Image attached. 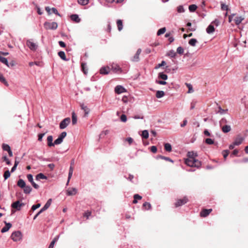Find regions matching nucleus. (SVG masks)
<instances>
[{
    "instance_id": "nucleus-61",
    "label": "nucleus",
    "mask_w": 248,
    "mask_h": 248,
    "mask_svg": "<svg viewBox=\"0 0 248 248\" xmlns=\"http://www.w3.org/2000/svg\"><path fill=\"white\" fill-rule=\"evenodd\" d=\"M229 154V150H224L223 151L222 154H223V157L225 159L226 158V157Z\"/></svg>"
},
{
    "instance_id": "nucleus-12",
    "label": "nucleus",
    "mask_w": 248,
    "mask_h": 248,
    "mask_svg": "<svg viewBox=\"0 0 248 248\" xmlns=\"http://www.w3.org/2000/svg\"><path fill=\"white\" fill-rule=\"evenodd\" d=\"M5 226L3 227L1 230V232L2 233L7 232L10 228L12 227V224L10 223L5 222Z\"/></svg>"
},
{
    "instance_id": "nucleus-5",
    "label": "nucleus",
    "mask_w": 248,
    "mask_h": 248,
    "mask_svg": "<svg viewBox=\"0 0 248 248\" xmlns=\"http://www.w3.org/2000/svg\"><path fill=\"white\" fill-rule=\"evenodd\" d=\"M80 106L81 109H82L84 111V116L85 117H88V116L90 112V109L89 108L88 106L83 103H80Z\"/></svg>"
},
{
    "instance_id": "nucleus-4",
    "label": "nucleus",
    "mask_w": 248,
    "mask_h": 248,
    "mask_svg": "<svg viewBox=\"0 0 248 248\" xmlns=\"http://www.w3.org/2000/svg\"><path fill=\"white\" fill-rule=\"evenodd\" d=\"M70 122V118L68 117L64 119L60 124V128L61 129L66 128Z\"/></svg>"
},
{
    "instance_id": "nucleus-34",
    "label": "nucleus",
    "mask_w": 248,
    "mask_h": 248,
    "mask_svg": "<svg viewBox=\"0 0 248 248\" xmlns=\"http://www.w3.org/2000/svg\"><path fill=\"white\" fill-rule=\"evenodd\" d=\"M0 81L3 83L5 86H8L9 84L1 74H0Z\"/></svg>"
},
{
    "instance_id": "nucleus-21",
    "label": "nucleus",
    "mask_w": 248,
    "mask_h": 248,
    "mask_svg": "<svg viewBox=\"0 0 248 248\" xmlns=\"http://www.w3.org/2000/svg\"><path fill=\"white\" fill-rule=\"evenodd\" d=\"M116 23H117L118 31H122L123 28V24L122 20L121 19H118V20H117Z\"/></svg>"
},
{
    "instance_id": "nucleus-33",
    "label": "nucleus",
    "mask_w": 248,
    "mask_h": 248,
    "mask_svg": "<svg viewBox=\"0 0 248 248\" xmlns=\"http://www.w3.org/2000/svg\"><path fill=\"white\" fill-rule=\"evenodd\" d=\"M73 172V168L72 166L70 167L68 173V181L67 182V185L68 184L70 179H71Z\"/></svg>"
},
{
    "instance_id": "nucleus-48",
    "label": "nucleus",
    "mask_w": 248,
    "mask_h": 248,
    "mask_svg": "<svg viewBox=\"0 0 248 248\" xmlns=\"http://www.w3.org/2000/svg\"><path fill=\"white\" fill-rule=\"evenodd\" d=\"M62 141L63 140H62L61 138H60L58 137V138L56 140H55L54 142V145L60 144L61 143H62Z\"/></svg>"
},
{
    "instance_id": "nucleus-45",
    "label": "nucleus",
    "mask_w": 248,
    "mask_h": 248,
    "mask_svg": "<svg viewBox=\"0 0 248 248\" xmlns=\"http://www.w3.org/2000/svg\"><path fill=\"white\" fill-rule=\"evenodd\" d=\"M78 3L81 5H87L89 2V0H78Z\"/></svg>"
},
{
    "instance_id": "nucleus-31",
    "label": "nucleus",
    "mask_w": 248,
    "mask_h": 248,
    "mask_svg": "<svg viewBox=\"0 0 248 248\" xmlns=\"http://www.w3.org/2000/svg\"><path fill=\"white\" fill-rule=\"evenodd\" d=\"M156 158L157 159L160 158V159H164V160H165L166 161H170L171 162H173V161L171 159H170V157H166V156H162L161 155H157V156L156 157Z\"/></svg>"
},
{
    "instance_id": "nucleus-39",
    "label": "nucleus",
    "mask_w": 248,
    "mask_h": 248,
    "mask_svg": "<svg viewBox=\"0 0 248 248\" xmlns=\"http://www.w3.org/2000/svg\"><path fill=\"white\" fill-rule=\"evenodd\" d=\"M166 29L165 27L162 28L158 30L157 32V35L160 36L165 32Z\"/></svg>"
},
{
    "instance_id": "nucleus-50",
    "label": "nucleus",
    "mask_w": 248,
    "mask_h": 248,
    "mask_svg": "<svg viewBox=\"0 0 248 248\" xmlns=\"http://www.w3.org/2000/svg\"><path fill=\"white\" fill-rule=\"evenodd\" d=\"M205 142L206 144H209V145L213 144L214 143V140L212 139H210V138L206 139L205 140Z\"/></svg>"
},
{
    "instance_id": "nucleus-18",
    "label": "nucleus",
    "mask_w": 248,
    "mask_h": 248,
    "mask_svg": "<svg viewBox=\"0 0 248 248\" xmlns=\"http://www.w3.org/2000/svg\"><path fill=\"white\" fill-rule=\"evenodd\" d=\"M215 31L214 26L211 24L206 28V31L208 34L212 33Z\"/></svg>"
},
{
    "instance_id": "nucleus-53",
    "label": "nucleus",
    "mask_w": 248,
    "mask_h": 248,
    "mask_svg": "<svg viewBox=\"0 0 248 248\" xmlns=\"http://www.w3.org/2000/svg\"><path fill=\"white\" fill-rule=\"evenodd\" d=\"M193 165L194 167L199 168L201 165V162L195 158V161L194 162V164Z\"/></svg>"
},
{
    "instance_id": "nucleus-24",
    "label": "nucleus",
    "mask_w": 248,
    "mask_h": 248,
    "mask_svg": "<svg viewBox=\"0 0 248 248\" xmlns=\"http://www.w3.org/2000/svg\"><path fill=\"white\" fill-rule=\"evenodd\" d=\"M158 78L166 80L168 79V76L163 72H160L158 73Z\"/></svg>"
},
{
    "instance_id": "nucleus-57",
    "label": "nucleus",
    "mask_w": 248,
    "mask_h": 248,
    "mask_svg": "<svg viewBox=\"0 0 248 248\" xmlns=\"http://www.w3.org/2000/svg\"><path fill=\"white\" fill-rule=\"evenodd\" d=\"M2 159L6 162L7 165H10L11 164L10 161L8 159L6 156H3Z\"/></svg>"
},
{
    "instance_id": "nucleus-54",
    "label": "nucleus",
    "mask_w": 248,
    "mask_h": 248,
    "mask_svg": "<svg viewBox=\"0 0 248 248\" xmlns=\"http://www.w3.org/2000/svg\"><path fill=\"white\" fill-rule=\"evenodd\" d=\"M140 60L139 55H137V54H135V55L132 58V61L133 62H138Z\"/></svg>"
},
{
    "instance_id": "nucleus-44",
    "label": "nucleus",
    "mask_w": 248,
    "mask_h": 248,
    "mask_svg": "<svg viewBox=\"0 0 248 248\" xmlns=\"http://www.w3.org/2000/svg\"><path fill=\"white\" fill-rule=\"evenodd\" d=\"M2 149L4 151H8L11 149L10 146L7 144L3 143L2 146Z\"/></svg>"
},
{
    "instance_id": "nucleus-27",
    "label": "nucleus",
    "mask_w": 248,
    "mask_h": 248,
    "mask_svg": "<svg viewBox=\"0 0 248 248\" xmlns=\"http://www.w3.org/2000/svg\"><path fill=\"white\" fill-rule=\"evenodd\" d=\"M112 70L115 73H118L121 72V68L117 64H114L112 66Z\"/></svg>"
},
{
    "instance_id": "nucleus-63",
    "label": "nucleus",
    "mask_w": 248,
    "mask_h": 248,
    "mask_svg": "<svg viewBox=\"0 0 248 248\" xmlns=\"http://www.w3.org/2000/svg\"><path fill=\"white\" fill-rule=\"evenodd\" d=\"M186 85L188 88V93H190L193 92V89H192V86L190 84H187L186 83Z\"/></svg>"
},
{
    "instance_id": "nucleus-37",
    "label": "nucleus",
    "mask_w": 248,
    "mask_h": 248,
    "mask_svg": "<svg viewBox=\"0 0 248 248\" xmlns=\"http://www.w3.org/2000/svg\"><path fill=\"white\" fill-rule=\"evenodd\" d=\"M0 62L2 63L6 64L7 66H9L8 62L7 59L0 55Z\"/></svg>"
},
{
    "instance_id": "nucleus-19",
    "label": "nucleus",
    "mask_w": 248,
    "mask_h": 248,
    "mask_svg": "<svg viewBox=\"0 0 248 248\" xmlns=\"http://www.w3.org/2000/svg\"><path fill=\"white\" fill-rule=\"evenodd\" d=\"M221 129L223 132L224 133H227L231 131V127L230 125H225L222 127Z\"/></svg>"
},
{
    "instance_id": "nucleus-2",
    "label": "nucleus",
    "mask_w": 248,
    "mask_h": 248,
    "mask_svg": "<svg viewBox=\"0 0 248 248\" xmlns=\"http://www.w3.org/2000/svg\"><path fill=\"white\" fill-rule=\"evenodd\" d=\"M22 233L20 231H16L12 233L11 237L15 242L19 241L22 239Z\"/></svg>"
},
{
    "instance_id": "nucleus-29",
    "label": "nucleus",
    "mask_w": 248,
    "mask_h": 248,
    "mask_svg": "<svg viewBox=\"0 0 248 248\" xmlns=\"http://www.w3.org/2000/svg\"><path fill=\"white\" fill-rule=\"evenodd\" d=\"M165 95V93L163 91H157L156 93V97L157 98H161Z\"/></svg>"
},
{
    "instance_id": "nucleus-42",
    "label": "nucleus",
    "mask_w": 248,
    "mask_h": 248,
    "mask_svg": "<svg viewBox=\"0 0 248 248\" xmlns=\"http://www.w3.org/2000/svg\"><path fill=\"white\" fill-rule=\"evenodd\" d=\"M165 149L167 152H170L171 151V145L169 143H165L164 145Z\"/></svg>"
},
{
    "instance_id": "nucleus-46",
    "label": "nucleus",
    "mask_w": 248,
    "mask_h": 248,
    "mask_svg": "<svg viewBox=\"0 0 248 248\" xmlns=\"http://www.w3.org/2000/svg\"><path fill=\"white\" fill-rule=\"evenodd\" d=\"M228 111V109H222L220 106L218 107V110L217 113L220 114H223L225 113Z\"/></svg>"
},
{
    "instance_id": "nucleus-28",
    "label": "nucleus",
    "mask_w": 248,
    "mask_h": 248,
    "mask_svg": "<svg viewBox=\"0 0 248 248\" xmlns=\"http://www.w3.org/2000/svg\"><path fill=\"white\" fill-rule=\"evenodd\" d=\"M31 190H32V188L29 186H26L23 188V191L25 194H30L31 193Z\"/></svg>"
},
{
    "instance_id": "nucleus-3",
    "label": "nucleus",
    "mask_w": 248,
    "mask_h": 248,
    "mask_svg": "<svg viewBox=\"0 0 248 248\" xmlns=\"http://www.w3.org/2000/svg\"><path fill=\"white\" fill-rule=\"evenodd\" d=\"M188 201V198L185 196L182 199H178L175 203V207H178L187 203Z\"/></svg>"
},
{
    "instance_id": "nucleus-14",
    "label": "nucleus",
    "mask_w": 248,
    "mask_h": 248,
    "mask_svg": "<svg viewBox=\"0 0 248 248\" xmlns=\"http://www.w3.org/2000/svg\"><path fill=\"white\" fill-rule=\"evenodd\" d=\"M77 193V189L76 188H69L67 190V195L68 196L74 195Z\"/></svg>"
},
{
    "instance_id": "nucleus-16",
    "label": "nucleus",
    "mask_w": 248,
    "mask_h": 248,
    "mask_svg": "<svg viewBox=\"0 0 248 248\" xmlns=\"http://www.w3.org/2000/svg\"><path fill=\"white\" fill-rule=\"evenodd\" d=\"M47 145L49 147L54 146V143L53 142V137L51 135L48 136L47 138Z\"/></svg>"
},
{
    "instance_id": "nucleus-22",
    "label": "nucleus",
    "mask_w": 248,
    "mask_h": 248,
    "mask_svg": "<svg viewBox=\"0 0 248 248\" xmlns=\"http://www.w3.org/2000/svg\"><path fill=\"white\" fill-rule=\"evenodd\" d=\"M72 122L73 125L76 124L77 123V116L75 112L72 113Z\"/></svg>"
},
{
    "instance_id": "nucleus-49",
    "label": "nucleus",
    "mask_w": 248,
    "mask_h": 248,
    "mask_svg": "<svg viewBox=\"0 0 248 248\" xmlns=\"http://www.w3.org/2000/svg\"><path fill=\"white\" fill-rule=\"evenodd\" d=\"M27 179L28 180V181L31 183V184L33 183V182H34L33 181V176L32 174H29L27 175Z\"/></svg>"
},
{
    "instance_id": "nucleus-52",
    "label": "nucleus",
    "mask_w": 248,
    "mask_h": 248,
    "mask_svg": "<svg viewBox=\"0 0 248 248\" xmlns=\"http://www.w3.org/2000/svg\"><path fill=\"white\" fill-rule=\"evenodd\" d=\"M177 10L179 13H184L185 12V9L182 5L179 6L177 7Z\"/></svg>"
},
{
    "instance_id": "nucleus-8",
    "label": "nucleus",
    "mask_w": 248,
    "mask_h": 248,
    "mask_svg": "<svg viewBox=\"0 0 248 248\" xmlns=\"http://www.w3.org/2000/svg\"><path fill=\"white\" fill-rule=\"evenodd\" d=\"M11 207L17 211H19L21 209V204H20V202L19 201H17L11 204Z\"/></svg>"
},
{
    "instance_id": "nucleus-17",
    "label": "nucleus",
    "mask_w": 248,
    "mask_h": 248,
    "mask_svg": "<svg viewBox=\"0 0 248 248\" xmlns=\"http://www.w3.org/2000/svg\"><path fill=\"white\" fill-rule=\"evenodd\" d=\"M109 68L108 67H103L100 69V73L103 75H106L109 73Z\"/></svg>"
},
{
    "instance_id": "nucleus-11",
    "label": "nucleus",
    "mask_w": 248,
    "mask_h": 248,
    "mask_svg": "<svg viewBox=\"0 0 248 248\" xmlns=\"http://www.w3.org/2000/svg\"><path fill=\"white\" fill-rule=\"evenodd\" d=\"M244 140V138L240 136H238L235 139L234 141V144L236 146L240 145L242 141Z\"/></svg>"
},
{
    "instance_id": "nucleus-15",
    "label": "nucleus",
    "mask_w": 248,
    "mask_h": 248,
    "mask_svg": "<svg viewBox=\"0 0 248 248\" xmlns=\"http://www.w3.org/2000/svg\"><path fill=\"white\" fill-rule=\"evenodd\" d=\"M51 202H52L51 199H49L47 201V202H46L45 205L44 206V207L41 209V212H43V211L46 210V209H47L49 208V207L50 206V205L51 204Z\"/></svg>"
},
{
    "instance_id": "nucleus-38",
    "label": "nucleus",
    "mask_w": 248,
    "mask_h": 248,
    "mask_svg": "<svg viewBox=\"0 0 248 248\" xmlns=\"http://www.w3.org/2000/svg\"><path fill=\"white\" fill-rule=\"evenodd\" d=\"M81 68L84 74L86 75L88 73V69L87 68V65L85 63H82Z\"/></svg>"
},
{
    "instance_id": "nucleus-64",
    "label": "nucleus",
    "mask_w": 248,
    "mask_h": 248,
    "mask_svg": "<svg viewBox=\"0 0 248 248\" xmlns=\"http://www.w3.org/2000/svg\"><path fill=\"white\" fill-rule=\"evenodd\" d=\"M166 64V62L164 61H162L160 63H159L157 66H155V68L157 69L162 66H164Z\"/></svg>"
},
{
    "instance_id": "nucleus-41",
    "label": "nucleus",
    "mask_w": 248,
    "mask_h": 248,
    "mask_svg": "<svg viewBox=\"0 0 248 248\" xmlns=\"http://www.w3.org/2000/svg\"><path fill=\"white\" fill-rule=\"evenodd\" d=\"M142 207L145 208L146 210H150L151 208V205L149 202H145L142 205Z\"/></svg>"
},
{
    "instance_id": "nucleus-30",
    "label": "nucleus",
    "mask_w": 248,
    "mask_h": 248,
    "mask_svg": "<svg viewBox=\"0 0 248 248\" xmlns=\"http://www.w3.org/2000/svg\"><path fill=\"white\" fill-rule=\"evenodd\" d=\"M244 17H243L242 16L236 17L234 19L235 24L237 25H239L241 23L242 20H244Z\"/></svg>"
},
{
    "instance_id": "nucleus-35",
    "label": "nucleus",
    "mask_w": 248,
    "mask_h": 248,
    "mask_svg": "<svg viewBox=\"0 0 248 248\" xmlns=\"http://www.w3.org/2000/svg\"><path fill=\"white\" fill-rule=\"evenodd\" d=\"M176 53L173 50H170L167 55L170 56L171 58H174L176 56Z\"/></svg>"
},
{
    "instance_id": "nucleus-9",
    "label": "nucleus",
    "mask_w": 248,
    "mask_h": 248,
    "mask_svg": "<svg viewBox=\"0 0 248 248\" xmlns=\"http://www.w3.org/2000/svg\"><path fill=\"white\" fill-rule=\"evenodd\" d=\"M212 209H203L201 212L200 215L202 217H206L208 215H209V214L212 212Z\"/></svg>"
},
{
    "instance_id": "nucleus-40",
    "label": "nucleus",
    "mask_w": 248,
    "mask_h": 248,
    "mask_svg": "<svg viewBox=\"0 0 248 248\" xmlns=\"http://www.w3.org/2000/svg\"><path fill=\"white\" fill-rule=\"evenodd\" d=\"M197 42V40L195 38H192L189 40L188 44L192 46H196V44Z\"/></svg>"
},
{
    "instance_id": "nucleus-20",
    "label": "nucleus",
    "mask_w": 248,
    "mask_h": 248,
    "mask_svg": "<svg viewBox=\"0 0 248 248\" xmlns=\"http://www.w3.org/2000/svg\"><path fill=\"white\" fill-rule=\"evenodd\" d=\"M17 185L21 188H23L26 186L25 181L21 179L18 181Z\"/></svg>"
},
{
    "instance_id": "nucleus-7",
    "label": "nucleus",
    "mask_w": 248,
    "mask_h": 248,
    "mask_svg": "<svg viewBox=\"0 0 248 248\" xmlns=\"http://www.w3.org/2000/svg\"><path fill=\"white\" fill-rule=\"evenodd\" d=\"M26 44H27V46L31 50L35 51V50H36V49L37 48V45L35 43L31 42L30 40H28L27 41Z\"/></svg>"
},
{
    "instance_id": "nucleus-60",
    "label": "nucleus",
    "mask_w": 248,
    "mask_h": 248,
    "mask_svg": "<svg viewBox=\"0 0 248 248\" xmlns=\"http://www.w3.org/2000/svg\"><path fill=\"white\" fill-rule=\"evenodd\" d=\"M155 83L160 85H166L167 84V82L164 80H156Z\"/></svg>"
},
{
    "instance_id": "nucleus-59",
    "label": "nucleus",
    "mask_w": 248,
    "mask_h": 248,
    "mask_svg": "<svg viewBox=\"0 0 248 248\" xmlns=\"http://www.w3.org/2000/svg\"><path fill=\"white\" fill-rule=\"evenodd\" d=\"M67 133L66 132H62L59 136L60 138H61L62 140L66 136Z\"/></svg>"
},
{
    "instance_id": "nucleus-23",
    "label": "nucleus",
    "mask_w": 248,
    "mask_h": 248,
    "mask_svg": "<svg viewBox=\"0 0 248 248\" xmlns=\"http://www.w3.org/2000/svg\"><path fill=\"white\" fill-rule=\"evenodd\" d=\"M59 56L63 60L67 61L68 59H66L65 54L64 51H61L58 52Z\"/></svg>"
},
{
    "instance_id": "nucleus-56",
    "label": "nucleus",
    "mask_w": 248,
    "mask_h": 248,
    "mask_svg": "<svg viewBox=\"0 0 248 248\" xmlns=\"http://www.w3.org/2000/svg\"><path fill=\"white\" fill-rule=\"evenodd\" d=\"M121 121L123 122H125L127 121V117L125 114H122L120 117Z\"/></svg>"
},
{
    "instance_id": "nucleus-32",
    "label": "nucleus",
    "mask_w": 248,
    "mask_h": 248,
    "mask_svg": "<svg viewBox=\"0 0 248 248\" xmlns=\"http://www.w3.org/2000/svg\"><path fill=\"white\" fill-rule=\"evenodd\" d=\"M59 236H57L51 242L48 248H53L54 247L55 243L58 240Z\"/></svg>"
},
{
    "instance_id": "nucleus-58",
    "label": "nucleus",
    "mask_w": 248,
    "mask_h": 248,
    "mask_svg": "<svg viewBox=\"0 0 248 248\" xmlns=\"http://www.w3.org/2000/svg\"><path fill=\"white\" fill-rule=\"evenodd\" d=\"M41 206V204L40 203H38L37 204H34V205H33L31 207V209L33 210V211H34L36 209H37V208H38L39 207H40Z\"/></svg>"
},
{
    "instance_id": "nucleus-10",
    "label": "nucleus",
    "mask_w": 248,
    "mask_h": 248,
    "mask_svg": "<svg viewBox=\"0 0 248 248\" xmlns=\"http://www.w3.org/2000/svg\"><path fill=\"white\" fill-rule=\"evenodd\" d=\"M195 161V159H191V158H186L185 159V163L186 164L187 166H189V167H194V162Z\"/></svg>"
},
{
    "instance_id": "nucleus-62",
    "label": "nucleus",
    "mask_w": 248,
    "mask_h": 248,
    "mask_svg": "<svg viewBox=\"0 0 248 248\" xmlns=\"http://www.w3.org/2000/svg\"><path fill=\"white\" fill-rule=\"evenodd\" d=\"M51 10L54 14H55V15H56L57 16H61V15L59 13V12L56 8H54V7L52 8Z\"/></svg>"
},
{
    "instance_id": "nucleus-26",
    "label": "nucleus",
    "mask_w": 248,
    "mask_h": 248,
    "mask_svg": "<svg viewBox=\"0 0 248 248\" xmlns=\"http://www.w3.org/2000/svg\"><path fill=\"white\" fill-rule=\"evenodd\" d=\"M197 154L193 152H189L187 153V156L188 157V158L191 159H195V157H197Z\"/></svg>"
},
{
    "instance_id": "nucleus-25",
    "label": "nucleus",
    "mask_w": 248,
    "mask_h": 248,
    "mask_svg": "<svg viewBox=\"0 0 248 248\" xmlns=\"http://www.w3.org/2000/svg\"><path fill=\"white\" fill-rule=\"evenodd\" d=\"M35 178L36 180H39L40 179H46L47 177L45 176L44 174L40 173L36 176Z\"/></svg>"
},
{
    "instance_id": "nucleus-55",
    "label": "nucleus",
    "mask_w": 248,
    "mask_h": 248,
    "mask_svg": "<svg viewBox=\"0 0 248 248\" xmlns=\"http://www.w3.org/2000/svg\"><path fill=\"white\" fill-rule=\"evenodd\" d=\"M92 212L91 211H87L84 213L83 217H86V218L88 219L89 217L90 216Z\"/></svg>"
},
{
    "instance_id": "nucleus-36",
    "label": "nucleus",
    "mask_w": 248,
    "mask_h": 248,
    "mask_svg": "<svg viewBox=\"0 0 248 248\" xmlns=\"http://www.w3.org/2000/svg\"><path fill=\"white\" fill-rule=\"evenodd\" d=\"M197 8V6L195 4L190 5L188 7L189 10L190 12H195Z\"/></svg>"
},
{
    "instance_id": "nucleus-51",
    "label": "nucleus",
    "mask_w": 248,
    "mask_h": 248,
    "mask_svg": "<svg viewBox=\"0 0 248 248\" xmlns=\"http://www.w3.org/2000/svg\"><path fill=\"white\" fill-rule=\"evenodd\" d=\"M4 178L5 180H6L10 176V172L8 170L4 172V175H3Z\"/></svg>"
},
{
    "instance_id": "nucleus-47",
    "label": "nucleus",
    "mask_w": 248,
    "mask_h": 248,
    "mask_svg": "<svg viewBox=\"0 0 248 248\" xmlns=\"http://www.w3.org/2000/svg\"><path fill=\"white\" fill-rule=\"evenodd\" d=\"M184 48L181 46H179L177 48V53L180 55H182L184 54Z\"/></svg>"
},
{
    "instance_id": "nucleus-13",
    "label": "nucleus",
    "mask_w": 248,
    "mask_h": 248,
    "mask_svg": "<svg viewBox=\"0 0 248 248\" xmlns=\"http://www.w3.org/2000/svg\"><path fill=\"white\" fill-rule=\"evenodd\" d=\"M70 18L73 21H74L76 23H79L81 20L78 16L77 14H73L71 15Z\"/></svg>"
},
{
    "instance_id": "nucleus-43",
    "label": "nucleus",
    "mask_w": 248,
    "mask_h": 248,
    "mask_svg": "<svg viewBox=\"0 0 248 248\" xmlns=\"http://www.w3.org/2000/svg\"><path fill=\"white\" fill-rule=\"evenodd\" d=\"M141 136L142 138L147 139L149 137V133L147 130L142 131Z\"/></svg>"
},
{
    "instance_id": "nucleus-1",
    "label": "nucleus",
    "mask_w": 248,
    "mask_h": 248,
    "mask_svg": "<svg viewBox=\"0 0 248 248\" xmlns=\"http://www.w3.org/2000/svg\"><path fill=\"white\" fill-rule=\"evenodd\" d=\"M44 25L46 30H56L58 27V24L55 22L51 23L45 22Z\"/></svg>"
},
{
    "instance_id": "nucleus-6",
    "label": "nucleus",
    "mask_w": 248,
    "mask_h": 248,
    "mask_svg": "<svg viewBox=\"0 0 248 248\" xmlns=\"http://www.w3.org/2000/svg\"><path fill=\"white\" fill-rule=\"evenodd\" d=\"M115 93L117 94H121L126 92V89L121 85H117L115 87L114 89Z\"/></svg>"
}]
</instances>
